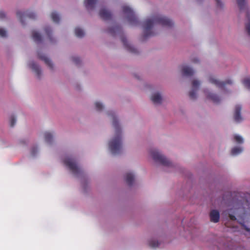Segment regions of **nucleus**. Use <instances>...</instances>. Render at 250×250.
Here are the masks:
<instances>
[{
  "mask_svg": "<svg viewBox=\"0 0 250 250\" xmlns=\"http://www.w3.org/2000/svg\"><path fill=\"white\" fill-rule=\"evenodd\" d=\"M243 83L246 87L250 89V78H245L243 80Z\"/></svg>",
  "mask_w": 250,
  "mask_h": 250,
  "instance_id": "obj_33",
  "label": "nucleus"
},
{
  "mask_svg": "<svg viewBox=\"0 0 250 250\" xmlns=\"http://www.w3.org/2000/svg\"><path fill=\"white\" fill-rule=\"evenodd\" d=\"M55 135V133L54 131H46L43 134L44 140L48 144L52 142Z\"/></svg>",
  "mask_w": 250,
  "mask_h": 250,
  "instance_id": "obj_20",
  "label": "nucleus"
},
{
  "mask_svg": "<svg viewBox=\"0 0 250 250\" xmlns=\"http://www.w3.org/2000/svg\"><path fill=\"white\" fill-rule=\"evenodd\" d=\"M7 17L6 13L4 11H0V21L2 20H6Z\"/></svg>",
  "mask_w": 250,
  "mask_h": 250,
  "instance_id": "obj_35",
  "label": "nucleus"
},
{
  "mask_svg": "<svg viewBox=\"0 0 250 250\" xmlns=\"http://www.w3.org/2000/svg\"><path fill=\"white\" fill-rule=\"evenodd\" d=\"M32 37L33 39L36 42H39L41 41L42 37L39 34V33L36 30H34L32 32Z\"/></svg>",
  "mask_w": 250,
  "mask_h": 250,
  "instance_id": "obj_27",
  "label": "nucleus"
},
{
  "mask_svg": "<svg viewBox=\"0 0 250 250\" xmlns=\"http://www.w3.org/2000/svg\"><path fill=\"white\" fill-rule=\"evenodd\" d=\"M246 29L248 34L250 36V18L246 24Z\"/></svg>",
  "mask_w": 250,
  "mask_h": 250,
  "instance_id": "obj_37",
  "label": "nucleus"
},
{
  "mask_svg": "<svg viewBox=\"0 0 250 250\" xmlns=\"http://www.w3.org/2000/svg\"><path fill=\"white\" fill-rule=\"evenodd\" d=\"M64 165L75 176L79 177L83 173V170L77 165L74 160L70 157H66L63 161Z\"/></svg>",
  "mask_w": 250,
  "mask_h": 250,
  "instance_id": "obj_5",
  "label": "nucleus"
},
{
  "mask_svg": "<svg viewBox=\"0 0 250 250\" xmlns=\"http://www.w3.org/2000/svg\"><path fill=\"white\" fill-rule=\"evenodd\" d=\"M202 84L201 80L193 78L191 81V88L189 91V96L192 99H195L198 97V92Z\"/></svg>",
  "mask_w": 250,
  "mask_h": 250,
  "instance_id": "obj_7",
  "label": "nucleus"
},
{
  "mask_svg": "<svg viewBox=\"0 0 250 250\" xmlns=\"http://www.w3.org/2000/svg\"><path fill=\"white\" fill-rule=\"evenodd\" d=\"M147 245L151 249H155L157 248L160 245L159 242L157 239L150 238L147 241Z\"/></svg>",
  "mask_w": 250,
  "mask_h": 250,
  "instance_id": "obj_19",
  "label": "nucleus"
},
{
  "mask_svg": "<svg viewBox=\"0 0 250 250\" xmlns=\"http://www.w3.org/2000/svg\"><path fill=\"white\" fill-rule=\"evenodd\" d=\"M96 0H85V4L86 7L90 8L92 7L96 3Z\"/></svg>",
  "mask_w": 250,
  "mask_h": 250,
  "instance_id": "obj_32",
  "label": "nucleus"
},
{
  "mask_svg": "<svg viewBox=\"0 0 250 250\" xmlns=\"http://www.w3.org/2000/svg\"><path fill=\"white\" fill-rule=\"evenodd\" d=\"M233 141L234 143L239 145L243 144L244 142L243 137L238 134H235L234 135Z\"/></svg>",
  "mask_w": 250,
  "mask_h": 250,
  "instance_id": "obj_25",
  "label": "nucleus"
},
{
  "mask_svg": "<svg viewBox=\"0 0 250 250\" xmlns=\"http://www.w3.org/2000/svg\"><path fill=\"white\" fill-rule=\"evenodd\" d=\"M106 115L112 121L113 133L106 144L107 152L113 156L120 154L123 150L124 133L123 126L114 112L107 111Z\"/></svg>",
  "mask_w": 250,
  "mask_h": 250,
  "instance_id": "obj_1",
  "label": "nucleus"
},
{
  "mask_svg": "<svg viewBox=\"0 0 250 250\" xmlns=\"http://www.w3.org/2000/svg\"><path fill=\"white\" fill-rule=\"evenodd\" d=\"M17 116L16 114L14 113H12L10 114L8 118V124L11 127H13L17 122Z\"/></svg>",
  "mask_w": 250,
  "mask_h": 250,
  "instance_id": "obj_22",
  "label": "nucleus"
},
{
  "mask_svg": "<svg viewBox=\"0 0 250 250\" xmlns=\"http://www.w3.org/2000/svg\"><path fill=\"white\" fill-rule=\"evenodd\" d=\"M207 80L209 83L217 89H222L224 87V82L220 81L213 75H208L207 77Z\"/></svg>",
  "mask_w": 250,
  "mask_h": 250,
  "instance_id": "obj_13",
  "label": "nucleus"
},
{
  "mask_svg": "<svg viewBox=\"0 0 250 250\" xmlns=\"http://www.w3.org/2000/svg\"><path fill=\"white\" fill-rule=\"evenodd\" d=\"M50 17L53 22L56 23H58L60 20V17L56 12H52L50 14Z\"/></svg>",
  "mask_w": 250,
  "mask_h": 250,
  "instance_id": "obj_26",
  "label": "nucleus"
},
{
  "mask_svg": "<svg viewBox=\"0 0 250 250\" xmlns=\"http://www.w3.org/2000/svg\"><path fill=\"white\" fill-rule=\"evenodd\" d=\"M44 31L45 32V34L49 36L50 34V33H51L52 30V29H51L50 26H47L44 27Z\"/></svg>",
  "mask_w": 250,
  "mask_h": 250,
  "instance_id": "obj_36",
  "label": "nucleus"
},
{
  "mask_svg": "<svg viewBox=\"0 0 250 250\" xmlns=\"http://www.w3.org/2000/svg\"><path fill=\"white\" fill-rule=\"evenodd\" d=\"M218 6L222 7L223 5V2L220 0H215Z\"/></svg>",
  "mask_w": 250,
  "mask_h": 250,
  "instance_id": "obj_39",
  "label": "nucleus"
},
{
  "mask_svg": "<svg viewBox=\"0 0 250 250\" xmlns=\"http://www.w3.org/2000/svg\"><path fill=\"white\" fill-rule=\"evenodd\" d=\"M94 109L97 112H101L105 108L104 104L100 101H95L93 103Z\"/></svg>",
  "mask_w": 250,
  "mask_h": 250,
  "instance_id": "obj_21",
  "label": "nucleus"
},
{
  "mask_svg": "<svg viewBox=\"0 0 250 250\" xmlns=\"http://www.w3.org/2000/svg\"><path fill=\"white\" fill-rule=\"evenodd\" d=\"M39 58L42 60L47 67L51 70H54L56 68V66L55 63L52 61V60L48 57L45 54H40L39 55Z\"/></svg>",
  "mask_w": 250,
  "mask_h": 250,
  "instance_id": "obj_17",
  "label": "nucleus"
},
{
  "mask_svg": "<svg viewBox=\"0 0 250 250\" xmlns=\"http://www.w3.org/2000/svg\"><path fill=\"white\" fill-rule=\"evenodd\" d=\"M16 16L19 21L24 26L25 24L26 17L31 19H35L37 17V14L33 11H27L25 12L18 11L16 13Z\"/></svg>",
  "mask_w": 250,
  "mask_h": 250,
  "instance_id": "obj_8",
  "label": "nucleus"
},
{
  "mask_svg": "<svg viewBox=\"0 0 250 250\" xmlns=\"http://www.w3.org/2000/svg\"><path fill=\"white\" fill-rule=\"evenodd\" d=\"M100 16L104 19H108L110 15V12L105 8H102L100 11Z\"/></svg>",
  "mask_w": 250,
  "mask_h": 250,
  "instance_id": "obj_24",
  "label": "nucleus"
},
{
  "mask_svg": "<svg viewBox=\"0 0 250 250\" xmlns=\"http://www.w3.org/2000/svg\"><path fill=\"white\" fill-rule=\"evenodd\" d=\"M75 34L77 37L81 38L84 36V32L82 29L80 28H76L75 29Z\"/></svg>",
  "mask_w": 250,
  "mask_h": 250,
  "instance_id": "obj_29",
  "label": "nucleus"
},
{
  "mask_svg": "<svg viewBox=\"0 0 250 250\" xmlns=\"http://www.w3.org/2000/svg\"><path fill=\"white\" fill-rule=\"evenodd\" d=\"M28 67L38 79H40L42 76L43 72L42 68L35 62H29L28 64Z\"/></svg>",
  "mask_w": 250,
  "mask_h": 250,
  "instance_id": "obj_10",
  "label": "nucleus"
},
{
  "mask_svg": "<svg viewBox=\"0 0 250 250\" xmlns=\"http://www.w3.org/2000/svg\"><path fill=\"white\" fill-rule=\"evenodd\" d=\"M203 95L207 99L210 100L214 102L219 101V97L213 92L212 88L206 87L202 90Z\"/></svg>",
  "mask_w": 250,
  "mask_h": 250,
  "instance_id": "obj_12",
  "label": "nucleus"
},
{
  "mask_svg": "<svg viewBox=\"0 0 250 250\" xmlns=\"http://www.w3.org/2000/svg\"><path fill=\"white\" fill-rule=\"evenodd\" d=\"M153 88V86L151 84L148 83H144L142 88L145 92H148L152 90Z\"/></svg>",
  "mask_w": 250,
  "mask_h": 250,
  "instance_id": "obj_28",
  "label": "nucleus"
},
{
  "mask_svg": "<svg viewBox=\"0 0 250 250\" xmlns=\"http://www.w3.org/2000/svg\"><path fill=\"white\" fill-rule=\"evenodd\" d=\"M28 67L38 79H40L42 76L43 72L42 68L35 62H29L28 64Z\"/></svg>",
  "mask_w": 250,
  "mask_h": 250,
  "instance_id": "obj_11",
  "label": "nucleus"
},
{
  "mask_svg": "<svg viewBox=\"0 0 250 250\" xmlns=\"http://www.w3.org/2000/svg\"><path fill=\"white\" fill-rule=\"evenodd\" d=\"M123 42L125 45L128 49V50L130 51H133L134 48L130 42L126 40H124Z\"/></svg>",
  "mask_w": 250,
  "mask_h": 250,
  "instance_id": "obj_34",
  "label": "nucleus"
},
{
  "mask_svg": "<svg viewBox=\"0 0 250 250\" xmlns=\"http://www.w3.org/2000/svg\"><path fill=\"white\" fill-rule=\"evenodd\" d=\"M122 14L131 24H134V22L136 21V18L132 10L126 5H124L122 7Z\"/></svg>",
  "mask_w": 250,
  "mask_h": 250,
  "instance_id": "obj_9",
  "label": "nucleus"
},
{
  "mask_svg": "<svg viewBox=\"0 0 250 250\" xmlns=\"http://www.w3.org/2000/svg\"><path fill=\"white\" fill-rule=\"evenodd\" d=\"M149 99L155 105H162L165 102L164 93L162 91L159 90H153L149 94Z\"/></svg>",
  "mask_w": 250,
  "mask_h": 250,
  "instance_id": "obj_6",
  "label": "nucleus"
},
{
  "mask_svg": "<svg viewBox=\"0 0 250 250\" xmlns=\"http://www.w3.org/2000/svg\"><path fill=\"white\" fill-rule=\"evenodd\" d=\"M242 107L240 105H235L233 111V119L236 123H241L244 120L241 114Z\"/></svg>",
  "mask_w": 250,
  "mask_h": 250,
  "instance_id": "obj_15",
  "label": "nucleus"
},
{
  "mask_svg": "<svg viewBox=\"0 0 250 250\" xmlns=\"http://www.w3.org/2000/svg\"><path fill=\"white\" fill-rule=\"evenodd\" d=\"M229 218L232 220H236L237 217L238 222L241 224L247 231H250V229L246 227L244 224V220L247 219V215L244 208L242 206L237 203L231 205L227 211Z\"/></svg>",
  "mask_w": 250,
  "mask_h": 250,
  "instance_id": "obj_4",
  "label": "nucleus"
},
{
  "mask_svg": "<svg viewBox=\"0 0 250 250\" xmlns=\"http://www.w3.org/2000/svg\"><path fill=\"white\" fill-rule=\"evenodd\" d=\"M173 25V22L169 18L161 15H157L148 18L144 21L142 23V27L144 33L148 36L152 34L153 28L156 25L168 29Z\"/></svg>",
  "mask_w": 250,
  "mask_h": 250,
  "instance_id": "obj_2",
  "label": "nucleus"
},
{
  "mask_svg": "<svg viewBox=\"0 0 250 250\" xmlns=\"http://www.w3.org/2000/svg\"><path fill=\"white\" fill-rule=\"evenodd\" d=\"M179 71L181 74L185 76H191L195 73V71L192 67L187 64L180 66Z\"/></svg>",
  "mask_w": 250,
  "mask_h": 250,
  "instance_id": "obj_14",
  "label": "nucleus"
},
{
  "mask_svg": "<svg viewBox=\"0 0 250 250\" xmlns=\"http://www.w3.org/2000/svg\"><path fill=\"white\" fill-rule=\"evenodd\" d=\"M38 151V148L37 146H34L32 147L31 150V153L32 156H34L36 154V152H37Z\"/></svg>",
  "mask_w": 250,
  "mask_h": 250,
  "instance_id": "obj_38",
  "label": "nucleus"
},
{
  "mask_svg": "<svg viewBox=\"0 0 250 250\" xmlns=\"http://www.w3.org/2000/svg\"><path fill=\"white\" fill-rule=\"evenodd\" d=\"M209 216L210 221L217 223L220 220V213L217 209H212L210 211Z\"/></svg>",
  "mask_w": 250,
  "mask_h": 250,
  "instance_id": "obj_18",
  "label": "nucleus"
},
{
  "mask_svg": "<svg viewBox=\"0 0 250 250\" xmlns=\"http://www.w3.org/2000/svg\"><path fill=\"white\" fill-rule=\"evenodd\" d=\"M8 36L7 30L2 27L0 26V37L5 38Z\"/></svg>",
  "mask_w": 250,
  "mask_h": 250,
  "instance_id": "obj_30",
  "label": "nucleus"
},
{
  "mask_svg": "<svg viewBox=\"0 0 250 250\" xmlns=\"http://www.w3.org/2000/svg\"><path fill=\"white\" fill-rule=\"evenodd\" d=\"M147 159L156 167H171L174 166L172 162L157 148H151L148 150Z\"/></svg>",
  "mask_w": 250,
  "mask_h": 250,
  "instance_id": "obj_3",
  "label": "nucleus"
},
{
  "mask_svg": "<svg viewBox=\"0 0 250 250\" xmlns=\"http://www.w3.org/2000/svg\"><path fill=\"white\" fill-rule=\"evenodd\" d=\"M136 173L133 170L126 171L124 175V180L125 183L129 185H132L135 179Z\"/></svg>",
  "mask_w": 250,
  "mask_h": 250,
  "instance_id": "obj_16",
  "label": "nucleus"
},
{
  "mask_svg": "<svg viewBox=\"0 0 250 250\" xmlns=\"http://www.w3.org/2000/svg\"><path fill=\"white\" fill-rule=\"evenodd\" d=\"M243 147L241 146L233 147L231 149V154L233 156L237 155L242 153L243 151Z\"/></svg>",
  "mask_w": 250,
  "mask_h": 250,
  "instance_id": "obj_23",
  "label": "nucleus"
},
{
  "mask_svg": "<svg viewBox=\"0 0 250 250\" xmlns=\"http://www.w3.org/2000/svg\"><path fill=\"white\" fill-rule=\"evenodd\" d=\"M237 3L238 6L241 9H244L247 3L246 0H237Z\"/></svg>",
  "mask_w": 250,
  "mask_h": 250,
  "instance_id": "obj_31",
  "label": "nucleus"
}]
</instances>
